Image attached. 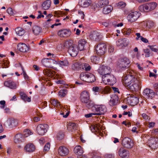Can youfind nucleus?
<instances>
[{"instance_id": "obj_1", "label": "nucleus", "mask_w": 158, "mask_h": 158, "mask_svg": "<svg viewBox=\"0 0 158 158\" xmlns=\"http://www.w3.org/2000/svg\"><path fill=\"white\" fill-rule=\"evenodd\" d=\"M122 81L123 84L131 91L137 90L141 83L139 78L131 74H128L125 76Z\"/></svg>"}, {"instance_id": "obj_2", "label": "nucleus", "mask_w": 158, "mask_h": 158, "mask_svg": "<svg viewBox=\"0 0 158 158\" xmlns=\"http://www.w3.org/2000/svg\"><path fill=\"white\" fill-rule=\"evenodd\" d=\"M80 99L82 102L87 104L86 106L88 108L93 106L94 104L89 102V96L87 91H82L81 94Z\"/></svg>"}, {"instance_id": "obj_3", "label": "nucleus", "mask_w": 158, "mask_h": 158, "mask_svg": "<svg viewBox=\"0 0 158 158\" xmlns=\"http://www.w3.org/2000/svg\"><path fill=\"white\" fill-rule=\"evenodd\" d=\"M102 78L103 83L106 85H113L116 81V79L115 76L110 73L102 76Z\"/></svg>"}, {"instance_id": "obj_4", "label": "nucleus", "mask_w": 158, "mask_h": 158, "mask_svg": "<svg viewBox=\"0 0 158 158\" xmlns=\"http://www.w3.org/2000/svg\"><path fill=\"white\" fill-rule=\"evenodd\" d=\"M156 5L157 4L156 2H152L140 6L139 9L142 12H148L150 10H154L156 7Z\"/></svg>"}, {"instance_id": "obj_5", "label": "nucleus", "mask_w": 158, "mask_h": 158, "mask_svg": "<svg viewBox=\"0 0 158 158\" xmlns=\"http://www.w3.org/2000/svg\"><path fill=\"white\" fill-rule=\"evenodd\" d=\"M93 110L95 112L94 115L103 114L106 111V108L104 105H96L92 106Z\"/></svg>"}, {"instance_id": "obj_6", "label": "nucleus", "mask_w": 158, "mask_h": 158, "mask_svg": "<svg viewBox=\"0 0 158 158\" xmlns=\"http://www.w3.org/2000/svg\"><path fill=\"white\" fill-rule=\"evenodd\" d=\"M129 60L126 57L120 59L117 64V66L122 70L128 68L130 66Z\"/></svg>"}, {"instance_id": "obj_7", "label": "nucleus", "mask_w": 158, "mask_h": 158, "mask_svg": "<svg viewBox=\"0 0 158 158\" xmlns=\"http://www.w3.org/2000/svg\"><path fill=\"white\" fill-rule=\"evenodd\" d=\"M106 46L104 43L98 44L95 48L96 54L98 56L103 55L106 50Z\"/></svg>"}, {"instance_id": "obj_8", "label": "nucleus", "mask_w": 158, "mask_h": 158, "mask_svg": "<svg viewBox=\"0 0 158 158\" xmlns=\"http://www.w3.org/2000/svg\"><path fill=\"white\" fill-rule=\"evenodd\" d=\"M48 125L46 124H40L36 127L37 133L39 135H43L47 131Z\"/></svg>"}, {"instance_id": "obj_9", "label": "nucleus", "mask_w": 158, "mask_h": 158, "mask_svg": "<svg viewBox=\"0 0 158 158\" xmlns=\"http://www.w3.org/2000/svg\"><path fill=\"white\" fill-rule=\"evenodd\" d=\"M122 144L124 148H130L133 146V143L131 139L128 137H125L122 141Z\"/></svg>"}, {"instance_id": "obj_10", "label": "nucleus", "mask_w": 158, "mask_h": 158, "mask_svg": "<svg viewBox=\"0 0 158 158\" xmlns=\"http://www.w3.org/2000/svg\"><path fill=\"white\" fill-rule=\"evenodd\" d=\"M98 72L100 74L104 76L111 73V69L110 67L103 65L99 67Z\"/></svg>"}, {"instance_id": "obj_11", "label": "nucleus", "mask_w": 158, "mask_h": 158, "mask_svg": "<svg viewBox=\"0 0 158 158\" xmlns=\"http://www.w3.org/2000/svg\"><path fill=\"white\" fill-rule=\"evenodd\" d=\"M140 13L137 11H135L130 13L127 16L128 21L130 22H133L136 20L139 17Z\"/></svg>"}, {"instance_id": "obj_12", "label": "nucleus", "mask_w": 158, "mask_h": 158, "mask_svg": "<svg viewBox=\"0 0 158 158\" xmlns=\"http://www.w3.org/2000/svg\"><path fill=\"white\" fill-rule=\"evenodd\" d=\"M155 95V93L153 90L148 88H146L143 91V95L146 98L148 99H152Z\"/></svg>"}, {"instance_id": "obj_13", "label": "nucleus", "mask_w": 158, "mask_h": 158, "mask_svg": "<svg viewBox=\"0 0 158 158\" xmlns=\"http://www.w3.org/2000/svg\"><path fill=\"white\" fill-rule=\"evenodd\" d=\"M17 120L14 118H9L5 123V125L10 128L16 127L17 125Z\"/></svg>"}, {"instance_id": "obj_14", "label": "nucleus", "mask_w": 158, "mask_h": 158, "mask_svg": "<svg viewBox=\"0 0 158 158\" xmlns=\"http://www.w3.org/2000/svg\"><path fill=\"white\" fill-rule=\"evenodd\" d=\"M71 34V31L69 29H61L57 32L58 35L61 37H68Z\"/></svg>"}, {"instance_id": "obj_15", "label": "nucleus", "mask_w": 158, "mask_h": 158, "mask_svg": "<svg viewBox=\"0 0 158 158\" xmlns=\"http://www.w3.org/2000/svg\"><path fill=\"white\" fill-rule=\"evenodd\" d=\"M68 52L71 56H76L78 53V49L77 45L74 44L69 48L68 50Z\"/></svg>"}, {"instance_id": "obj_16", "label": "nucleus", "mask_w": 158, "mask_h": 158, "mask_svg": "<svg viewBox=\"0 0 158 158\" xmlns=\"http://www.w3.org/2000/svg\"><path fill=\"white\" fill-rule=\"evenodd\" d=\"M69 152V149L64 146H61L58 149V154L61 156L67 155Z\"/></svg>"}, {"instance_id": "obj_17", "label": "nucleus", "mask_w": 158, "mask_h": 158, "mask_svg": "<svg viewBox=\"0 0 158 158\" xmlns=\"http://www.w3.org/2000/svg\"><path fill=\"white\" fill-rule=\"evenodd\" d=\"M90 38L93 40L99 41L102 39V35L99 33L97 31L93 32L90 35Z\"/></svg>"}, {"instance_id": "obj_18", "label": "nucleus", "mask_w": 158, "mask_h": 158, "mask_svg": "<svg viewBox=\"0 0 158 158\" xmlns=\"http://www.w3.org/2000/svg\"><path fill=\"white\" fill-rule=\"evenodd\" d=\"M25 141V138L21 134H17L14 136V142L15 143H19Z\"/></svg>"}, {"instance_id": "obj_19", "label": "nucleus", "mask_w": 158, "mask_h": 158, "mask_svg": "<svg viewBox=\"0 0 158 158\" xmlns=\"http://www.w3.org/2000/svg\"><path fill=\"white\" fill-rule=\"evenodd\" d=\"M118 153L119 156L122 158H128L129 157L128 151L123 148L119 149Z\"/></svg>"}, {"instance_id": "obj_20", "label": "nucleus", "mask_w": 158, "mask_h": 158, "mask_svg": "<svg viewBox=\"0 0 158 158\" xmlns=\"http://www.w3.org/2000/svg\"><path fill=\"white\" fill-rule=\"evenodd\" d=\"M18 49L22 52H26L29 50V47L24 43H19L17 45Z\"/></svg>"}, {"instance_id": "obj_21", "label": "nucleus", "mask_w": 158, "mask_h": 158, "mask_svg": "<svg viewBox=\"0 0 158 158\" xmlns=\"http://www.w3.org/2000/svg\"><path fill=\"white\" fill-rule=\"evenodd\" d=\"M24 150L27 152H31L34 151L35 147L32 143H29L27 144L24 147Z\"/></svg>"}, {"instance_id": "obj_22", "label": "nucleus", "mask_w": 158, "mask_h": 158, "mask_svg": "<svg viewBox=\"0 0 158 158\" xmlns=\"http://www.w3.org/2000/svg\"><path fill=\"white\" fill-rule=\"evenodd\" d=\"M109 3L108 0H101L99 1L96 4V8L103 7L106 6Z\"/></svg>"}, {"instance_id": "obj_23", "label": "nucleus", "mask_w": 158, "mask_h": 158, "mask_svg": "<svg viewBox=\"0 0 158 158\" xmlns=\"http://www.w3.org/2000/svg\"><path fill=\"white\" fill-rule=\"evenodd\" d=\"M117 45L120 47H125L127 45V42L126 39L124 38L119 40L116 42Z\"/></svg>"}, {"instance_id": "obj_24", "label": "nucleus", "mask_w": 158, "mask_h": 158, "mask_svg": "<svg viewBox=\"0 0 158 158\" xmlns=\"http://www.w3.org/2000/svg\"><path fill=\"white\" fill-rule=\"evenodd\" d=\"M4 84L5 86L13 89H15L17 87L16 83L11 80L5 81Z\"/></svg>"}, {"instance_id": "obj_25", "label": "nucleus", "mask_w": 158, "mask_h": 158, "mask_svg": "<svg viewBox=\"0 0 158 158\" xmlns=\"http://www.w3.org/2000/svg\"><path fill=\"white\" fill-rule=\"evenodd\" d=\"M52 59L49 58H44L42 60L43 64L45 67L52 68V66L51 64Z\"/></svg>"}, {"instance_id": "obj_26", "label": "nucleus", "mask_w": 158, "mask_h": 158, "mask_svg": "<svg viewBox=\"0 0 158 158\" xmlns=\"http://www.w3.org/2000/svg\"><path fill=\"white\" fill-rule=\"evenodd\" d=\"M118 100V98L117 95L115 94L112 95L109 102V105L112 106L115 105Z\"/></svg>"}, {"instance_id": "obj_27", "label": "nucleus", "mask_w": 158, "mask_h": 158, "mask_svg": "<svg viewBox=\"0 0 158 158\" xmlns=\"http://www.w3.org/2000/svg\"><path fill=\"white\" fill-rule=\"evenodd\" d=\"M32 31L35 35H38L41 32L42 28L38 26H34L32 28Z\"/></svg>"}, {"instance_id": "obj_28", "label": "nucleus", "mask_w": 158, "mask_h": 158, "mask_svg": "<svg viewBox=\"0 0 158 158\" xmlns=\"http://www.w3.org/2000/svg\"><path fill=\"white\" fill-rule=\"evenodd\" d=\"M77 124L75 123H69L68 124L67 129L69 131H73L77 129Z\"/></svg>"}, {"instance_id": "obj_29", "label": "nucleus", "mask_w": 158, "mask_h": 158, "mask_svg": "<svg viewBox=\"0 0 158 158\" xmlns=\"http://www.w3.org/2000/svg\"><path fill=\"white\" fill-rule=\"evenodd\" d=\"M81 64L78 62H74L73 64L72 65V69L75 71L81 70Z\"/></svg>"}, {"instance_id": "obj_30", "label": "nucleus", "mask_w": 158, "mask_h": 158, "mask_svg": "<svg viewBox=\"0 0 158 158\" xmlns=\"http://www.w3.org/2000/svg\"><path fill=\"white\" fill-rule=\"evenodd\" d=\"M73 151L75 153L79 156L81 155L83 152L82 148L80 146H76L74 149Z\"/></svg>"}, {"instance_id": "obj_31", "label": "nucleus", "mask_w": 158, "mask_h": 158, "mask_svg": "<svg viewBox=\"0 0 158 158\" xmlns=\"http://www.w3.org/2000/svg\"><path fill=\"white\" fill-rule=\"evenodd\" d=\"M21 98L25 102H30L31 101V98L27 97V95L23 92H21L19 93Z\"/></svg>"}, {"instance_id": "obj_32", "label": "nucleus", "mask_w": 158, "mask_h": 158, "mask_svg": "<svg viewBox=\"0 0 158 158\" xmlns=\"http://www.w3.org/2000/svg\"><path fill=\"white\" fill-rule=\"evenodd\" d=\"M78 43L79 50L80 51L83 50L84 49L85 45L86 43V41L85 39H82L80 40Z\"/></svg>"}, {"instance_id": "obj_33", "label": "nucleus", "mask_w": 158, "mask_h": 158, "mask_svg": "<svg viewBox=\"0 0 158 158\" xmlns=\"http://www.w3.org/2000/svg\"><path fill=\"white\" fill-rule=\"evenodd\" d=\"M51 3V0H47L43 3L42 6L44 10H47L50 7Z\"/></svg>"}, {"instance_id": "obj_34", "label": "nucleus", "mask_w": 158, "mask_h": 158, "mask_svg": "<svg viewBox=\"0 0 158 158\" xmlns=\"http://www.w3.org/2000/svg\"><path fill=\"white\" fill-rule=\"evenodd\" d=\"M81 70H85L86 71H88L90 70L91 67L87 63H83L81 64Z\"/></svg>"}, {"instance_id": "obj_35", "label": "nucleus", "mask_w": 158, "mask_h": 158, "mask_svg": "<svg viewBox=\"0 0 158 158\" xmlns=\"http://www.w3.org/2000/svg\"><path fill=\"white\" fill-rule=\"evenodd\" d=\"M130 100L131 106H135L139 102V98L134 96L130 98Z\"/></svg>"}, {"instance_id": "obj_36", "label": "nucleus", "mask_w": 158, "mask_h": 158, "mask_svg": "<svg viewBox=\"0 0 158 158\" xmlns=\"http://www.w3.org/2000/svg\"><path fill=\"white\" fill-rule=\"evenodd\" d=\"M87 82L89 83H92L96 80L95 77L94 75L90 73H88Z\"/></svg>"}, {"instance_id": "obj_37", "label": "nucleus", "mask_w": 158, "mask_h": 158, "mask_svg": "<svg viewBox=\"0 0 158 158\" xmlns=\"http://www.w3.org/2000/svg\"><path fill=\"white\" fill-rule=\"evenodd\" d=\"M80 3L81 7H86L89 5L90 1L89 0H81Z\"/></svg>"}, {"instance_id": "obj_38", "label": "nucleus", "mask_w": 158, "mask_h": 158, "mask_svg": "<svg viewBox=\"0 0 158 158\" xmlns=\"http://www.w3.org/2000/svg\"><path fill=\"white\" fill-rule=\"evenodd\" d=\"M74 44H73L72 41L71 40L66 41L63 44V47L64 48H68V49L71 46H72Z\"/></svg>"}, {"instance_id": "obj_39", "label": "nucleus", "mask_w": 158, "mask_h": 158, "mask_svg": "<svg viewBox=\"0 0 158 158\" xmlns=\"http://www.w3.org/2000/svg\"><path fill=\"white\" fill-rule=\"evenodd\" d=\"M113 8V7L110 6L105 7L103 9L102 12L104 14H107L111 12Z\"/></svg>"}, {"instance_id": "obj_40", "label": "nucleus", "mask_w": 158, "mask_h": 158, "mask_svg": "<svg viewBox=\"0 0 158 158\" xmlns=\"http://www.w3.org/2000/svg\"><path fill=\"white\" fill-rule=\"evenodd\" d=\"M15 31L17 34L19 36L23 35L25 33L24 30L20 27L16 28Z\"/></svg>"}, {"instance_id": "obj_41", "label": "nucleus", "mask_w": 158, "mask_h": 158, "mask_svg": "<svg viewBox=\"0 0 158 158\" xmlns=\"http://www.w3.org/2000/svg\"><path fill=\"white\" fill-rule=\"evenodd\" d=\"M58 64L60 66H67L68 65L69 62L67 60L58 61Z\"/></svg>"}, {"instance_id": "obj_42", "label": "nucleus", "mask_w": 158, "mask_h": 158, "mask_svg": "<svg viewBox=\"0 0 158 158\" xmlns=\"http://www.w3.org/2000/svg\"><path fill=\"white\" fill-rule=\"evenodd\" d=\"M68 91L66 89H61L59 92V95L60 97H64L67 93Z\"/></svg>"}, {"instance_id": "obj_43", "label": "nucleus", "mask_w": 158, "mask_h": 158, "mask_svg": "<svg viewBox=\"0 0 158 158\" xmlns=\"http://www.w3.org/2000/svg\"><path fill=\"white\" fill-rule=\"evenodd\" d=\"M87 75L88 73L86 74L84 73H81L80 74V78L81 80L87 82V78L88 77Z\"/></svg>"}, {"instance_id": "obj_44", "label": "nucleus", "mask_w": 158, "mask_h": 158, "mask_svg": "<svg viewBox=\"0 0 158 158\" xmlns=\"http://www.w3.org/2000/svg\"><path fill=\"white\" fill-rule=\"evenodd\" d=\"M32 134V133L29 130L26 129L23 131V135L25 138Z\"/></svg>"}, {"instance_id": "obj_45", "label": "nucleus", "mask_w": 158, "mask_h": 158, "mask_svg": "<svg viewBox=\"0 0 158 158\" xmlns=\"http://www.w3.org/2000/svg\"><path fill=\"white\" fill-rule=\"evenodd\" d=\"M144 25L148 28H150L154 26V23L151 21H148L144 23Z\"/></svg>"}, {"instance_id": "obj_46", "label": "nucleus", "mask_w": 158, "mask_h": 158, "mask_svg": "<svg viewBox=\"0 0 158 158\" xmlns=\"http://www.w3.org/2000/svg\"><path fill=\"white\" fill-rule=\"evenodd\" d=\"M7 12L10 16L16 14V12L10 7L9 8L7 9Z\"/></svg>"}, {"instance_id": "obj_47", "label": "nucleus", "mask_w": 158, "mask_h": 158, "mask_svg": "<svg viewBox=\"0 0 158 158\" xmlns=\"http://www.w3.org/2000/svg\"><path fill=\"white\" fill-rule=\"evenodd\" d=\"M52 105L58 107L60 106V103L58 101L55 100H52L50 101Z\"/></svg>"}, {"instance_id": "obj_48", "label": "nucleus", "mask_w": 158, "mask_h": 158, "mask_svg": "<svg viewBox=\"0 0 158 158\" xmlns=\"http://www.w3.org/2000/svg\"><path fill=\"white\" fill-rule=\"evenodd\" d=\"M117 4L118 8H124L126 6V3L123 2H119Z\"/></svg>"}, {"instance_id": "obj_49", "label": "nucleus", "mask_w": 158, "mask_h": 158, "mask_svg": "<svg viewBox=\"0 0 158 158\" xmlns=\"http://www.w3.org/2000/svg\"><path fill=\"white\" fill-rule=\"evenodd\" d=\"M144 52L145 53V56L146 57H148L150 56V52L149 49L146 48L144 49Z\"/></svg>"}, {"instance_id": "obj_50", "label": "nucleus", "mask_w": 158, "mask_h": 158, "mask_svg": "<svg viewBox=\"0 0 158 158\" xmlns=\"http://www.w3.org/2000/svg\"><path fill=\"white\" fill-rule=\"evenodd\" d=\"M148 143L151 146H152L156 144L155 139H152L148 140Z\"/></svg>"}, {"instance_id": "obj_51", "label": "nucleus", "mask_w": 158, "mask_h": 158, "mask_svg": "<svg viewBox=\"0 0 158 158\" xmlns=\"http://www.w3.org/2000/svg\"><path fill=\"white\" fill-rule=\"evenodd\" d=\"M44 73L46 75L49 77H51L52 76V73L50 69H46Z\"/></svg>"}, {"instance_id": "obj_52", "label": "nucleus", "mask_w": 158, "mask_h": 158, "mask_svg": "<svg viewBox=\"0 0 158 158\" xmlns=\"http://www.w3.org/2000/svg\"><path fill=\"white\" fill-rule=\"evenodd\" d=\"M21 69L23 70V75L24 76V77L25 79L26 80H27L28 79L29 77L28 75L26 74V73L25 72L24 69L23 67L22 66H21Z\"/></svg>"}, {"instance_id": "obj_53", "label": "nucleus", "mask_w": 158, "mask_h": 158, "mask_svg": "<svg viewBox=\"0 0 158 158\" xmlns=\"http://www.w3.org/2000/svg\"><path fill=\"white\" fill-rule=\"evenodd\" d=\"M50 144L49 143H47L45 144V146L44 147V151H47L49 150L50 149Z\"/></svg>"}, {"instance_id": "obj_54", "label": "nucleus", "mask_w": 158, "mask_h": 158, "mask_svg": "<svg viewBox=\"0 0 158 158\" xmlns=\"http://www.w3.org/2000/svg\"><path fill=\"white\" fill-rule=\"evenodd\" d=\"M106 158H114V155L112 154H106L105 155Z\"/></svg>"}, {"instance_id": "obj_55", "label": "nucleus", "mask_w": 158, "mask_h": 158, "mask_svg": "<svg viewBox=\"0 0 158 158\" xmlns=\"http://www.w3.org/2000/svg\"><path fill=\"white\" fill-rule=\"evenodd\" d=\"M114 51V47L112 45H110L108 47V51L110 53H113Z\"/></svg>"}, {"instance_id": "obj_56", "label": "nucleus", "mask_w": 158, "mask_h": 158, "mask_svg": "<svg viewBox=\"0 0 158 158\" xmlns=\"http://www.w3.org/2000/svg\"><path fill=\"white\" fill-rule=\"evenodd\" d=\"M2 68H7L9 67V63L8 62H4L2 65Z\"/></svg>"}, {"instance_id": "obj_57", "label": "nucleus", "mask_w": 158, "mask_h": 158, "mask_svg": "<svg viewBox=\"0 0 158 158\" xmlns=\"http://www.w3.org/2000/svg\"><path fill=\"white\" fill-rule=\"evenodd\" d=\"M63 137L64 135L63 134H59L57 135V138L58 140H61L63 139Z\"/></svg>"}, {"instance_id": "obj_58", "label": "nucleus", "mask_w": 158, "mask_h": 158, "mask_svg": "<svg viewBox=\"0 0 158 158\" xmlns=\"http://www.w3.org/2000/svg\"><path fill=\"white\" fill-rule=\"evenodd\" d=\"M93 90L95 93L98 92L100 90V89L99 87L97 86L94 87L92 89Z\"/></svg>"}, {"instance_id": "obj_59", "label": "nucleus", "mask_w": 158, "mask_h": 158, "mask_svg": "<svg viewBox=\"0 0 158 158\" xmlns=\"http://www.w3.org/2000/svg\"><path fill=\"white\" fill-rule=\"evenodd\" d=\"M135 35L137 36V37L136 38V39L137 40H141V37H143L140 35V33H135Z\"/></svg>"}, {"instance_id": "obj_60", "label": "nucleus", "mask_w": 158, "mask_h": 158, "mask_svg": "<svg viewBox=\"0 0 158 158\" xmlns=\"http://www.w3.org/2000/svg\"><path fill=\"white\" fill-rule=\"evenodd\" d=\"M100 129L99 124H96L95 125V131H99Z\"/></svg>"}, {"instance_id": "obj_61", "label": "nucleus", "mask_w": 158, "mask_h": 158, "mask_svg": "<svg viewBox=\"0 0 158 158\" xmlns=\"http://www.w3.org/2000/svg\"><path fill=\"white\" fill-rule=\"evenodd\" d=\"M0 104L1 105H2V108H4L5 107L6 105V102L4 100H2L0 101Z\"/></svg>"}, {"instance_id": "obj_62", "label": "nucleus", "mask_w": 158, "mask_h": 158, "mask_svg": "<svg viewBox=\"0 0 158 158\" xmlns=\"http://www.w3.org/2000/svg\"><path fill=\"white\" fill-rule=\"evenodd\" d=\"M148 47L151 49L152 51L155 52H156L157 51V49L154 47L153 46H148Z\"/></svg>"}, {"instance_id": "obj_63", "label": "nucleus", "mask_w": 158, "mask_h": 158, "mask_svg": "<svg viewBox=\"0 0 158 158\" xmlns=\"http://www.w3.org/2000/svg\"><path fill=\"white\" fill-rule=\"evenodd\" d=\"M142 116L145 120H147L148 119V116L145 113L142 114Z\"/></svg>"}, {"instance_id": "obj_64", "label": "nucleus", "mask_w": 158, "mask_h": 158, "mask_svg": "<svg viewBox=\"0 0 158 158\" xmlns=\"http://www.w3.org/2000/svg\"><path fill=\"white\" fill-rule=\"evenodd\" d=\"M38 12L40 14V15H39L37 17V19H39L41 17H44V16L43 15H42L41 12V11H38Z\"/></svg>"}]
</instances>
